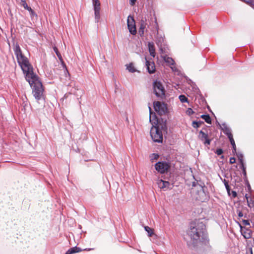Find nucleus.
<instances>
[{"label":"nucleus","instance_id":"obj_1","mask_svg":"<svg viewBox=\"0 0 254 254\" xmlns=\"http://www.w3.org/2000/svg\"><path fill=\"white\" fill-rule=\"evenodd\" d=\"M14 54L17 62L25 74V78L32 88L33 96L37 100H40L44 97V88L38 77L34 73L33 68L28 59L23 54L18 45L16 43L14 48Z\"/></svg>","mask_w":254,"mask_h":254},{"label":"nucleus","instance_id":"obj_2","mask_svg":"<svg viewBox=\"0 0 254 254\" xmlns=\"http://www.w3.org/2000/svg\"><path fill=\"white\" fill-rule=\"evenodd\" d=\"M187 233L192 243L193 244H196L201 239L206 238V226L203 222L195 220L190 223Z\"/></svg>","mask_w":254,"mask_h":254},{"label":"nucleus","instance_id":"obj_3","mask_svg":"<svg viewBox=\"0 0 254 254\" xmlns=\"http://www.w3.org/2000/svg\"><path fill=\"white\" fill-rule=\"evenodd\" d=\"M153 91L155 95L161 99L165 97V90L161 82L155 81L153 83Z\"/></svg>","mask_w":254,"mask_h":254},{"label":"nucleus","instance_id":"obj_4","mask_svg":"<svg viewBox=\"0 0 254 254\" xmlns=\"http://www.w3.org/2000/svg\"><path fill=\"white\" fill-rule=\"evenodd\" d=\"M154 167L158 173L163 174L169 171L171 168V163L166 161H159L155 164Z\"/></svg>","mask_w":254,"mask_h":254},{"label":"nucleus","instance_id":"obj_5","mask_svg":"<svg viewBox=\"0 0 254 254\" xmlns=\"http://www.w3.org/2000/svg\"><path fill=\"white\" fill-rule=\"evenodd\" d=\"M150 135L154 142H161L163 140L162 131L158 127H153L151 128Z\"/></svg>","mask_w":254,"mask_h":254},{"label":"nucleus","instance_id":"obj_6","mask_svg":"<svg viewBox=\"0 0 254 254\" xmlns=\"http://www.w3.org/2000/svg\"><path fill=\"white\" fill-rule=\"evenodd\" d=\"M155 111L160 115L165 114L167 112V105L159 101H155L153 103Z\"/></svg>","mask_w":254,"mask_h":254},{"label":"nucleus","instance_id":"obj_7","mask_svg":"<svg viewBox=\"0 0 254 254\" xmlns=\"http://www.w3.org/2000/svg\"><path fill=\"white\" fill-rule=\"evenodd\" d=\"M127 27L129 32L132 35H135L136 33V30L135 25V21L133 18L129 16L127 20Z\"/></svg>","mask_w":254,"mask_h":254},{"label":"nucleus","instance_id":"obj_8","mask_svg":"<svg viewBox=\"0 0 254 254\" xmlns=\"http://www.w3.org/2000/svg\"><path fill=\"white\" fill-rule=\"evenodd\" d=\"M199 139L203 142L205 145H209L211 143V139L208 138V135L207 132L200 130L198 134Z\"/></svg>","mask_w":254,"mask_h":254},{"label":"nucleus","instance_id":"obj_9","mask_svg":"<svg viewBox=\"0 0 254 254\" xmlns=\"http://www.w3.org/2000/svg\"><path fill=\"white\" fill-rule=\"evenodd\" d=\"M95 14V19L98 22L100 18L101 3L100 1H95L93 3Z\"/></svg>","mask_w":254,"mask_h":254},{"label":"nucleus","instance_id":"obj_10","mask_svg":"<svg viewBox=\"0 0 254 254\" xmlns=\"http://www.w3.org/2000/svg\"><path fill=\"white\" fill-rule=\"evenodd\" d=\"M241 233L244 237L246 239H250L252 237V231L249 229L243 227L241 225Z\"/></svg>","mask_w":254,"mask_h":254},{"label":"nucleus","instance_id":"obj_11","mask_svg":"<svg viewBox=\"0 0 254 254\" xmlns=\"http://www.w3.org/2000/svg\"><path fill=\"white\" fill-rule=\"evenodd\" d=\"M146 65L148 72L150 74L153 73L155 71V65L153 62L146 61Z\"/></svg>","mask_w":254,"mask_h":254},{"label":"nucleus","instance_id":"obj_12","mask_svg":"<svg viewBox=\"0 0 254 254\" xmlns=\"http://www.w3.org/2000/svg\"><path fill=\"white\" fill-rule=\"evenodd\" d=\"M247 199L248 206L251 208H253L254 211V196H249L248 194L245 195Z\"/></svg>","mask_w":254,"mask_h":254},{"label":"nucleus","instance_id":"obj_13","mask_svg":"<svg viewBox=\"0 0 254 254\" xmlns=\"http://www.w3.org/2000/svg\"><path fill=\"white\" fill-rule=\"evenodd\" d=\"M157 184L158 187L162 189H168L170 186V183L169 182L164 181L162 180H159L157 182Z\"/></svg>","mask_w":254,"mask_h":254},{"label":"nucleus","instance_id":"obj_14","mask_svg":"<svg viewBox=\"0 0 254 254\" xmlns=\"http://www.w3.org/2000/svg\"><path fill=\"white\" fill-rule=\"evenodd\" d=\"M222 130H223V132L227 135L228 138L229 137L233 136L232 133H231V130L230 128L229 127H228L226 125H223Z\"/></svg>","mask_w":254,"mask_h":254},{"label":"nucleus","instance_id":"obj_15","mask_svg":"<svg viewBox=\"0 0 254 254\" xmlns=\"http://www.w3.org/2000/svg\"><path fill=\"white\" fill-rule=\"evenodd\" d=\"M146 23L143 20H141L140 22V27L138 30V33L140 36H143L144 35V29L146 28Z\"/></svg>","mask_w":254,"mask_h":254},{"label":"nucleus","instance_id":"obj_16","mask_svg":"<svg viewBox=\"0 0 254 254\" xmlns=\"http://www.w3.org/2000/svg\"><path fill=\"white\" fill-rule=\"evenodd\" d=\"M149 51L150 55L154 57L155 56V48L153 43L149 42L148 44Z\"/></svg>","mask_w":254,"mask_h":254},{"label":"nucleus","instance_id":"obj_17","mask_svg":"<svg viewBox=\"0 0 254 254\" xmlns=\"http://www.w3.org/2000/svg\"><path fill=\"white\" fill-rule=\"evenodd\" d=\"M81 251V249L79 248L75 247L69 249L65 254H73L75 253L80 252Z\"/></svg>","mask_w":254,"mask_h":254},{"label":"nucleus","instance_id":"obj_18","mask_svg":"<svg viewBox=\"0 0 254 254\" xmlns=\"http://www.w3.org/2000/svg\"><path fill=\"white\" fill-rule=\"evenodd\" d=\"M144 229L145 230V231L148 233V235L149 237H152L153 236L154 234V230L153 229H151V228H150L148 226H145L144 227Z\"/></svg>","mask_w":254,"mask_h":254},{"label":"nucleus","instance_id":"obj_19","mask_svg":"<svg viewBox=\"0 0 254 254\" xmlns=\"http://www.w3.org/2000/svg\"><path fill=\"white\" fill-rule=\"evenodd\" d=\"M201 118L207 123L211 124V119L209 115H202L201 116Z\"/></svg>","mask_w":254,"mask_h":254},{"label":"nucleus","instance_id":"obj_20","mask_svg":"<svg viewBox=\"0 0 254 254\" xmlns=\"http://www.w3.org/2000/svg\"><path fill=\"white\" fill-rule=\"evenodd\" d=\"M229 139L230 143L233 147V151H232L234 153H236V144L235 142V140L233 138V136H232L231 137H229Z\"/></svg>","mask_w":254,"mask_h":254},{"label":"nucleus","instance_id":"obj_21","mask_svg":"<svg viewBox=\"0 0 254 254\" xmlns=\"http://www.w3.org/2000/svg\"><path fill=\"white\" fill-rule=\"evenodd\" d=\"M159 155L156 153H153L150 155L149 158L152 163L154 162V161L158 159Z\"/></svg>","mask_w":254,"mask_h":254},{"label":"nucleus","instance_id":"obj_22","mask_svg":"<svg viewBox=\"0 0 254 254\" xmlns=\"http://www.w3.org/2000/svg\"><path fill=\"white\" fill-rule=\"evenodd\" d=\"M164 61L170 65H174L175 64L174 60L170 57H164Z\"/></svg>","mask_w":254,"mask_h":254},{"label":"nucleus","instance_id":"obj_23","mask_svg":"<svg viewBox=\"0 0 254 254\" xmlns=\"http://www.w3.org/2000/svg\"><path fill=\"white\" fill-rule=\"evenodd\" d=\"M127 69L130 72H134L136 71V69L133 66V64L130 63L127 65Z\"/></svg>","mask_w":254,"mask_h":254},{"label":"nucleus","instance_id":"obj_24","mask_svg":"<svg viewBox=\"0 0 254 254\" xmlns=\"http://www.w3.org/2000/svg\"><path fill=\"white\" fill-rule=\"evenodd\" d=\"M205 195V193L203 190H201L199 191V196L196 197V199L201 201H203L204 199L203 198V196Z\"/></svg>","mask_w":254,"mask_h":254},{"label":"nucleus","instance_id":"obj_25","mask_svg":"<svg viewBox=\"0 0 254 254\" xmlns=\"http://www.w3.org/2000/svg\"><path fill=\"white\" fill-rule=\"evenodd\" d=\"M179 98L182 103L188 102V99L184 95H180Z\"/></svg>","mask_w":254,"mask_h":254},{"label":"nucleus","instance_id":"obj_26","mask_svg":"<svg viewBox=\"0 0 254 254\" xmlns=\"http://www.w3.org/2000/svg\"><path fill=\"white\" fill-rule=\"evenodd\" d=\"M54 50L55 52V53H56V54H57V56L58 57V58H59V59L61 61H62V62L63 63L64 62L63 61L62 56H61V54H60L58 48L57 47H54Z\"/></svg>","mask_w":254,"mask_h":254},{"label":"nucleus","instance_id":"obj_27","mask_svg":"<svg viewBox=\"0 0 254 254\" xmlns=\"http://www.w3.org/2000/svg\"><path fill=\"white\" fill-rule=\"evenodd\" d=\"M20 4L25 9L28 8V4L25 0H20Z\"/></svg>","mask_w":254,"mask_h":254},{"label":"nucleus","instance_id":"obj_28","mask_svg":"<svg viewBox=\"0 0 254 254\" xmlns=\"http://www.w3.org/2000/svg\"><path fill=\"white\" fill-rule=\"evenodd\" d=\"M223 182L228 192L229 193L230 191V186H229L228 182L225 179L224 180Z\"/></svg>","mask_w":254,"mask_h":254},{"label":"nucleus","instance_id":"obj_29","mask_svg":"<svg viewBox=\"0 0 254 254\" xmlns=\"http://www.w3.org/2000/svg\"><path fill=\"white\" fill-rule=\"evenodd\" d=\"M238 158L241 165L244 164L243 161V155L242 154L238 155Z\"/></svg>","mask_w":254,"mask_h":254},{"label":"nucleus","instance_id":"obj_30","mask_svg":"<svg viewBox=\"0 0 254 254\" xmlns=\"http://www.w3.org/2000/svg\"><path fill=\"white\" fill-rule=\"evenodd\" d=\"M200 125H201V123H200V122H197L195 121H193L192 122V126L194 128H197V127H199Z\"/></svg>","mask_w":254,"mask_h":254},{"label":"nucleus","instance_id":"obj_31","mask_svg":"<svg viewBox=\"0 0 254 254\" xmlns=\"http://www.w3.org/2000/svg\"><path fill=\"white\" fill-rule=\"evenodd\" d=\"M187 115L190 116L194 113L193 111L191 108H188L186 112Z\"/></svg>","mask_w":254,"mask_h":254},{"label":"nucleus","instance_id":"obj_32","mask_svg":"<svg viewBox=\"0 0 254 254\" xmlns=\"http://www.w3.org/2000/svg\"><path fill=\"white\" fill-rule=\"evenodd\" d=\"M223 152V150L222 149L219 148L217 149L216 151H215V153L217 154L218 155H221Z\"/></svg>","mask_w":254,"mask_h":254},{"label":"nucleus","instance_id":"obj_33","mask_svg":"<svg viewBox=\"0 0 254 254\" xmlns=\"http://www.w3.org/2000/svg\"><path fill=\"white\" fill-rule=\"evenodd\" d=\"M241 165V168L243 170V173L244 174V175H246V167H245L244 164H242Z\"/></svg>","mask_w":254,"mask_h":254},{"label":"nucleus","instance_id":"obj_34","mask_svg":"<svg viewBox=\"0 0 254 254\" xmlns=\"http://www.w3.org/2000/svg\"><path fill=\"white\" fill-rule=\"evenodd\" d=\"M236 162V159L234 157H231L229 160V162L231 164L235 163Z\"/></svg>","mask_w":254,"mask_h":254},{"label":"nucleus","instance_id":"obj_35","mask_svg":"<svg viewBox=\"0 0 254 254\" xmlns=\"http://www.w3.org/2000/svg\"><path fill=\"white\" fill-rule=\"evenodd\" d=\"M237 213H238V216L240 218H241L243 216V213L241 211H240L239 210H237Z\"/></svg>","mask_w":254,"mask_h":254},{"label":"nucleus","instance_id":"obj_36","mask_svg":"<svg viewBox=\"0 0 254 254\" xmlns=\"http://www.w3.org/2000/svg\"><path fill=\"white\" fill-rule=\"evenodd\" d=\"M30 15H31V17H34V16L37 17V15L36 14V13L33 10L30 11Z\"/></svg>","mask_w":254,"mask_h":254},{"label":"nucleus","instance_id":"obj_37","mask_svg":"<svg viewBox=\"0 0 254 254\" xmlns=\"http://www.w3.org/2000/svg\"><path fill=\"white\" fill-rule=\"evenodd\" d=\"M243 224H244L245 225H250L249 221L248 220H243Z\"/></svg>","mask_w":254,"mask_h":254},{"label":"nucleus","instance_id":"obj_38","mask_svg":"<svg viewBox=\"0 0 254 254\" xmlns=\"http://www.w3.org/2000/svg\"><path fill=\"white\" fill-rule=\"evenodd\" d=\"M136 0H130V4L131 5V6H133L135 4V2L136 1Z\"/></svg>","mask_w":254,"mask_h":254},{"label":"nucleus","instance_id":"obj_39","mask_svg":"<svg viewBox=\"0 0 254 254\" xmlns=\"http://www.w3.org/2000/svg\"><path fill=\"white\" fill-rule=\"evenodd\" d=\"M232 194H233V196L234 197H236V196H237V193H236V191H232Z\"/></svg>","mask_w":254,"mask_h":254},{"label":"nucleus","instance_id":"obj_40","mask_svg":"<svg viewBox=\"0 0 254 254\" xmlns=\"http://www.w3.org/2000/svg\"><path fill=\"white\" fill-rule=\"evenodd\" d=\"M25 9L28 10L29 12L32 10V8L28 6V8H25Z\"/></svg>","mask_w":254,"mask_h":254},{"label":"nucleus","instance_id":"obj_41","mask_svg":"<svg viewBox=\"0 0 254 254\" xmlns=\"http://www.w3.org/2000/svg\"><path fill=\"white\" fill-rule=\"evenodd\" d=\"M93 250H94V248L85 249L84 250H85V251H89Z\"/></svg>","mask_w":254,"mask_h":254},{"label":"nucleus","instance_id":"obj_42","mask_svg":"<svg viewBox=\"0 0 254 254\" xmlns=\"http://www.w3.org/2000/svg\"><path fill=\"white\" fill-rule=\"evenodd\" d=\"M99 1V0H92L93 3L95 1Z\"/></svg>","mask_w":254,"mask_h":254},{"label":"nucleus","instance_id":"obj_43","mask_svg":"<svg viewBox=\"0 0 254 254\" xmlns=\"http://www.w3.org/2000/svg\"><path fill=\"white\" fill-rule=\"evenodd\" d=\"M150 112H151V108H149Z\"/></svg>","mask_w":254,"mask_h":254}]
</instances>
